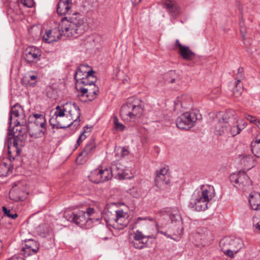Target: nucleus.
<instances>
[{"label": "nucleus", "mask_w": 260, "mask_h": 260, "mask_svg": "<svg viewBox=\"0 0 260 260\" xmlns=\"http://www.w3.org/2000/svg\"><path fill=\"white\" fill-rule=\"evenodd\" d=\"M100 174L101 175V182L108 181L111 179L113 175L110 170L105 169L104 170L100 169Z\"/></svg>", "instance_id": "nucleus-37"}, {"label": "nucleus", "mask_w": 260, "mask_h": 260, "mask_svg": "<svg viewBox=\"0 0 260 260\" xmlns=\"http://www.w3.org/2000/svg\"><path fill=\"white\" fill-rule=\"evenodd\" d=\"M128 154L129 151L126 148L122 147L117 149V153L116 155L118 157H124L128 155Z\"/></svg>", "instance_id": "nucleus-41"}, {"label": "nucleus", "mask_w": 260, "mask_h": 260, "mask_svg": "<svg viewBox=\"0 0 260 260\" xmlns=\"http://www.w3.org/2000/svg\"><path fill=\"white\" fill-rule=\"evenodd\" d=\"M221 117H219L215 124V133L216 135L220 136L228 130L230 123H232L234 117L228 116V113L222 114Z\"/></svg>", "instance_id": "nucleus-16"}, {"label": "nucleus", "mask_w": 260, "mask_h": 260, "mask_svg": "<svg viewBox=\"0 0 260 260\" xmlns=\"http://www.w3.org/2000/svg\"><path fill=\"white\" fill-rule=\"evenodd\" d=\"M41 55V49L31 46L25 49L23 53V58L27 63H35L40 60Z\"/></svg>", "instance_id": "nucleus-15"}, {"label": "nucleus", "mask_w": 260, "mask_h": 260, "mask_svg": "<svg viewBox=\"0 0 260 260\" xmlns=\"http://www.w3.org/2000/svg\"><path fill=\"white\" fill-rule=\"evenodd\" d=\"M12 200H15V201H17L18 200H20V198L19 197H18V199H13V198H11Z\"/></svg>", "instance_id": "nucleus-59"}, {"label": "nucleus", "mask_w": 260, "mask_h": 260, "mask_svg": "<svg viewBox=\"0 0 260 260\" xmlns=\"http://www.w3.org/2000/svg\"><path fill=\"white\" fill-rule=\"evenodd\" d=\"M156 216L160 217L159 222L155 223L156 228L159 233L172 239V236L181 235L183 229L176 227L173 223H177L180 225V214L176 208H165L159 210Z\"/></svg>", "instance_id": "nucleus-2"}, {"label": "nucleus", "mask_w": 260, "mask_h": 260, "mask_svg": "<svg viewBox=\"0 0 260 260\" xmlns=\"http://www.w3.org/2000/svg\"><path fill=\"white\" fill-rule=\"evenodd\" d=\"M94 209L92 208H88L87 209L86 213V216L87 217H92V215L94 213Z\"/></svg>", "instance_id": "nucleus-49"}, {"label": "nucleus", "mask_w": 260, "mask_h": 260, "mask_svg": "<svg viewBox=\"0 0 260 260\" xmlns=\"http://www.w3.org/2000/svg\"><path fill=\"white\" fill-rule=\"evenodd\" d=\"M253 225L254 227H255L256 229H257L258 231H260V220H258L257 217L253 218Z\"/></svg>", "instance_id": "nucleus-48"}, {"label": "nucleus", "mask_w": 260, "mask_h": 260, "mask_svg": "<svg viewBox=\"0 0 260 260\" xmlns=\"http://www.w3.org/2000/svg\"><path fill=\"white\" fill-rule=\"evenodd\" d=\"M87 136H88L87 134L82 132L77 141V143L78 145H79L80 143L82 142L84 139H85Z\"/></svg>", "instance_id": "nucleus-46"}, {"label": "nucleus", "mask_w": 260, "mask_h": 260, "mask_svg": "<svg viewBox=\"0 0 260 260\" xmlns=\"http://www.w3.org/2000/svg\"><path fill=\"white\" fill-rule=\"evenodd\" d=\"M245 78L244 74H237L236 80V87L238 86V85L241 84V81L243 80Z\"/></svg>", "instance_id": "nucleus-44"}, {"label": "nucleus", "mask_w": 260, "mask_h": 260, "mask_svg": "<svg viewBox=\"0 0 260 260\" xmlns=\"http://www.w3.org/2000/svg\"><path fill=\"white\" fill-rule=\"evenodd\" d=\"M222 251L227 256L233 257L234 253H237L244 246L242 239L235 237H225L219 243Z\"/></svg>", "instance_id": "nucleus-5"}, {"label": "nucleus", "mask_w": 260, "mask_h": 260, "mask_svg": "<svg viewBox=\"0 0 260 260\" xmlns=\"http://www.w3.org/2000/svg\"><path fill=\"white\" fill-rule=\"evenodd\" d=\"M251 148L253 155L260 158V139H256L251 142Z\"/></svg>", "instance_id": "nucleus-33"}, {"label": "nucleus", "mask_w": 260, "mask_h": 260, "mask_svg": "<svg viewBox=\"0 0 260 260\" xmlns=\"http://www.w3.org/2000/svg\"><path fill=\"white\" fill-rule=\"evenodd\" d=\"M115 213V214L110 213L111 217L105 218L107 224L115 229L122 230L128 224V216L126 213L121 210L116 211Z\"/></svg>", "instance_id": "nucleus-9"}, {"label": "nucleus", "mask_w": 260, "mask_h": 260, "mask_svg": "<svg viewBox=\"0 0 260 260\" xmlns=\"http://www.w3.org/2000/svg\"><path fill=\"white\" fill-rule=\"evenodd\" d=\"M170 182L168 168H162L155 172V185L160 189H164Z\"/></svg>", "instance_id": "nucleus-13"}, {"label": "nucleus", "mask_w": 260, "mask_h": 260, "mask_svg": "<svg viewBox=\"0 0 260 260\" xmlns=\"http://www.w3.org/2000/svg\"><path fill=\"white\" fill-rule=\"evenodd\" d=\"M230 179L231 182L235 183L234 186L239 189H243L245 186L251 184V180L249 177L243 171H240L237 173L231 174Z\"/></svg>", "instance_id": "nucleus-14"}, {"label": "nucleus", "mask_w": 260, "mask_h": 260, "mask_svg": "<svg viewBox=\"0 0 260 260\" xmlns=\"http://www.w3.org/2000/svg\"><path fill=\"white\" fill-rule=\"evenodd\" d=\"M83 21L79 15L75 14L68 18L65 17L61 19L57 29L46 31L43 40L45 43H51L57 41L62 35L76 37L83 32Z\"/></svg>", "instance_id": "nucleus-1"}, {"label": "nucleus", "mask_w": 260, "mask_h": 260, "mask_svg": "<svg viewBox=\"0 0 260 260\" xmlns=\"http://www.w3.org/2000/svg\"><path fill=\"white\" fill-rule=\"evenodd\" d=\"M110 171L113 176L119 179L126 177L125 167L118 161L113 162L112 164Z\"/></svg>", "instance_id": "nucleus-21"}, {"label": "nucleus", "mask_w": 260, "mask_h": 260, "mask_svg": "<svg viewBox=\"0 0 260 260\" xmlns=\"http://www.w3.org/2000/svg\"><path fill=\"white\" fill-rule=\"evenodd\" d=\"M230 133L233 136H235L238 134H240L241 131L240 128V123L238 121H236L234 118L232 121V123H230Z\"/></svg>", "instance_id": "nucleus-35"}, {"label": "nucleus", "mask_w": 260, "mask_h": 260, "mask_svg": "<svg viewBox=\"0 0 260 260\" xmlns=\"http://www.w3.org/2000/svg\"><path fill=\"white\" fill-rule=\"evenodd\" d=\"M13 165L11 162L9 164L5 162L0 163V176H7L12 172Z\"/></svg>", "instance_id": "nucleus-30"}, {"label": "nucleus", "mask_w": 260, "mask_h": 260, "mask_svg": "<svg viewBox=\"0 0 260 260\" xmlns=\"http://www.w3.org/2000/svg\"><path fill=\"white\" fill-rule=\"evenodd\" d=\"M154 220L150 217H139L134 220V223L129 225L132 230L136 228H147L150 222H153Z\"/></svg>", "instance_id": "nucleus-22"}, {"label": "nucleus", "mask_w": 260, "mask_h": 260, "mask_svg": "<svg viewBox=\"0 0 260 260\" xmlns=\"http://www.w3.org/2000/svg\"><path fill=\"white\" fill-rule=\"evenodd\" d=\"M3 211L4 212V213L6 215L9 217H11V218L14 219L18 217L17 214L16 213H11V211L9 209H8L6 207L3 206L2 207Z\"/></svg>", "instance_id": "nucleus-43"}, {"label": "nucleus", "mask_w": 260, "mask_h": 260, "mask_svg": "<svg viewBox=\"0 0 260 260\" xmlns=\"http://www.w3.org/2000/svg\"><path fill=\"white\" fill-rule=\"evenodd\" d=\"M27 125L28 133L30 137L32 138L37 139L41 138L46 133V128H42L39 126L34 125L33 123H28Z\"/></svg>", "instance_id": "nucleus-23"}, {"label": "nucleus", "mask_w": 260, "mask_h": 260, "mask_svg": "<svg viewBox=\"0 0 260 260\" xmlns=\"http://www.w3.org/2000/svg\"><path fill=\"white\" fill-rule=\"evenodd\" d=\"M21 82L22 85L26 87H34L36 84V81L32 82L30 79L27 78V75H24L21 79Z\"/></svg>", "instance_id": "nucleus-40"}, {"label": "nucleus", "mask_w": 260, "mask_h": 260, "mask_svg": "<svg viewBox=\"0 0 260 260\" xmlns=\"http://www.w3.org/2000/svg\"><path fill=\"white\" fill-rule=\"evenodd\" d=\"M62 122L63 121L54 115L52 116L49 120V123L53 128H56L64 129L72 126V123L68 122L64 123Z\"/></svg>", "instance_id": "nucleus-27"}, {"label": "nucleus", "mask_w": 260, "mask_h": 260, "mask_svg": "<svg viewBox=\"0 0 260 260\" xmlns=\"http://www.w3.org/2000/svg\"><path fill=\"white\" fill-rule=\"evenodd\" d=\"M25 75H27V78L31 80L32 82L36 81L37 82V77L35 75H31L29 74H26Z\"/></svg>", "instance_id": "nucleus-52"}, {"label": "nucleus", "mask_w": 260, "mask_h": 260, "mask_svg": "<svg viewBox=\"0 0 260 260\" xmlns=\"http://www.w3.org/2000/svg\"><path fill=\"white\" fill-rule=\"evenodd\" d=\"M255 125L260 129V120H257Z\"/></svg>", "instance_id": "nucleus-57"}, {"label": "nucleus", "mask_w": 260, "mask_h": 260, "mask_svg": "<svg viewBox=\"0 0 260 260\" xmlns=\"http://www.w3.org/2000/svg\"><path fill=\"white\" fill-rule=\"evenodd\" d=\"M9 260H18V258H14L10 259Z\"/></svg>", "instance_id": "nucleus-60"}, {"label": "nucleus", "mask_w": 260, "mask_h": 260, "mask_svg": "<svg viewBox=\"0 0 260 260\" xmlns=\"http://www.w3.org/2000/svg\"><path fill=\"white\" fill-rule=\"evenodd\" d=\"M13 193V191L11 190L10 192V198H12L11 197L12 196Z\"/></svg>", "instance_id": "nucleus-58"}, {"label": "nucleus", "mask_w": 260, "mask_h": 260, "mask_svg": "<svg viewBox=\"0 0 260 260\" xmlns=\"http://www.w3.org/2000/svg\"><path fill=\"white\" fill-rule=\"evenodd\" d=\"M56 109V110L55 112L54 115L60 119L62 121H64L65 119L64 117L66 113L62 106H57Z\"/></svg>", "instance_id": "nucleus-38"}, {"label": "nucleus", "mask_w": 260, "mask_h": 260, "mask_svg": "<svg viewBox=\"0 0 260 260\" xmlns=\"http://www.w3.org/2000/svg\"><path fill=\"white\" fill-rule=\"evenodd\" d=\"M238 74H243V68H239L238 70Z\"/></svg>", "instance_id": "nucleus-56"}, {"label": "nucleus", "mask_w": 260, "mask_h": 260, "mask_svg": "<svg viewBox=\"0 0 260 260\" xmlns=\"http://www.w3.org/2000/svg\"><path fill=\"white\" fill-rule=\"evenodd\" d=\"M94 73L91 67L88 64H81L78 68L75 73V79L76 80H81L85 77H91V75H94Z\"/></svg>", "instance_id": "nucleus-20"}, {"label": "nucleus", "mask_w": 260, "mask_h": 260, "mask_svg": "<svg viewBox=\"0 0 260 260\" xmlns=\"http://www.w3.org/2000/svg\"><path fill=\"white\" fill-rule=\"evenodd\" d=\"M39 249V244L32 239H28L22 249L21 254L25 257L37 253Z\"/></svg>", "instance_id": "nucleus-18"}, {"label": "nucleus", "mask_w": 260, "mask_h": 260, "mask_svg": "<svg viewBox=\"0 0 260 260\" xmlns=\"http://www.w3.org/2000/svg\"><path fill=\"white\" fill-rule=\"evenodd\" d=\"M240 123V128H241V130L244 129L247 125L246 122L241 121V122H239Z\"/></svg>", "instance_id": "nucleus-53"}, {"label": "nucleus", "mask_w": 260, "mask_h": 260, "mask_svg": "<svg viewBox=\"0 0 260 260\" xmlns=\"http://www.w3.org/2000/svg\"><path fill=\"white\" fill-rule=\"evenodd\" d=\"M164 7L174 18H176L180 14V8L174 1H167L164 4Z\"/></svg>", "instance_id": "nucleus-24"}, {"label": "nucleus", "mask_w": 260, "mask_h": 260, "mask_svg": "<svg viewBox=\"0 0 260 260\" xmlns=\"http://www.w3.org/2000/svg\"><path fill=\"white\" fill-rule=\"evenodd\" d=\"M178 78L175 71L171 70L164 75V79L166 83H173Z\"/></svg>", "instance_id": "nucleus-32"}, {"label": "nucleus", "mask_w": 260, "mask_h": 260, "mask_svg": "<svg viewBox=\"0 0 260 260\" xmlns=\"http://www.w3.org/2000/svg\"><path fill=\"white\" fill-rule=\"evenodd\" d=\"M182 98H183V97H181V98L178 97V98H177V102H180V105H181V106L182 107L185 108V106L183 105V103L181 102V101H180V100H181V99H182Z\"/></svg>", "instance_id": "nucleus-55"}, {"label": "nucleus", "mask_w": 260, "mask_h": 260, "mask_svg": "<svg viewBox=\"0 0 260 260\" xmlns=\"http://www.w3.org/2000/svg\"><path fill=\"white\" fill-rule=\"evenodd\" d=\"M86 88L80 87L79 90L81 92L79 97L83 102H91L95 100L99 93V88L95 84L91 83L87 86Z\"/></svg>", "instance_id": "nucleus-12"}, {"label": "nucleus", "mask_w": 260, "mask_h": 260, "mask_svg": "<svg viewBox=\"0 0 260 260\" xmlns=\"http://www.w3.org/2000/svg\"><path fill=\"white\" fill-rule=\"evenodd\" d=\"M113 123L114 124L115 128L118 131L123 132L125 128V126L121 122L119 121L117 117L115 116L113 118Z\"/></svg>", "instance_id": "nucleus-39"}, {"label": "nucleus", "mask_w": 260, "mask_h": 260, "mask_svg": "<svg viewBox=\"0 0 260 260\" xmlns=\"http://www.w3.org/2000/svg\"><path fill=\"white\" fill-rule=\"evenodd\" d=\"M26 184L24 182H16L13 184V186H25Z\"/></svg>", "instance_id": "nucleus-51"}, {"label": "nucleus", "mask_w": 260, "mask_h": 260, "mask_svg": "<svg viewBox=\"0 0 260 260\" xmlns=\"http://www.w3.org/2000/svg\"><path fill=\"white\" fill-rule=\"evenodd\" d=\"M35 232L42 237H46L49 233V227L46 223H42L35 227Z\"/></svg>", "instance_id": "nucleus-31"}, {"label": "nucleus", "mask_w": 260, "mask_h": 260, "mask_svg": "<svg viewBox=\"0 0 260 260\" xmlns=\"http://www.w3.org/2000/svg\"><path fill=\"white\" fill-rule=\"evenodd\" d=\"M29 123H33L42 128H46V120L45 116L41 114H32L28 117Z\"/></svg>", "instance_id": "nucleus-25"}, {"label": "nucleus", "mask_w": 260, "mask_h": 260, "mask_svg": "<svg viewBox=\"0 0 260 260\" xmlns=\"http://www.w3.org/2000/svg\"><path fill=\"white\" fill-rule=\"evenodd\" d=\"M144 112L142 102L138 105L133 103L124 104L120 109V116L124 120L134 121L136 118L140 117Z\"/></svg>", "instance_id": "nucleus-6"}, {"label": "nucleus", "mask_w": 260, "mask_h": 260, "mask_svg": "<svg viewBox=\"0 0 260 260\" xmlns=\"http://www.w3.org/2000/svg\"><path fill=\"white\" fill-rule=\"evenodd\" d=\"M249 202L252 210L260 209V193L255 192L249 197Z\"/></svg>", "instance_id": "nucleus-29"}, {"label": "nucleus", "mask_w": 260, "mask_h": 260, "mask_svg": "<svg viewBox=\"0 0 260 260\" xmlns=\"http://www.w3.org/2000/svg\"><path fill=\"white\" fill-rule=\"evenodd\" d=\"M15 125V131L14 132L12 137H9L8 140V153L10 161L15 159V157L19 156L24 144V141L27 137L28 132L27 123L24 125Z\"/></svg>", "instance_id": "nucleus-3"}, {"label": "nucleus", "mask_w": 260, "mask_h": 260, "mask_svg": "<svg viewBox=\"0 0 260 260\" xmlns=\"http://www.w3.org/2000/svg\"><path fill=\"white\" fill-rule=\"evenodd\" d=\"M61 106L65 113L68 114H67V118L71 121L69 123H72V125L76 128L79 125L81 116L79 107L75 103H67Z\"/></svg>", "instance_id": "nucleus-10"}, {"label": "nucleus", "mask_w": 260, "mask_h": 260, "mask_svg": "<svg viewBox=\"0 0 260 260\" xmlns=\"http://www.w3.org/2000/svg\"><path fill=\"white\" fill-rule=\"evenodd\" d=\"M95 147L96 144L95 140L94 139L92 138L89 141L83 151L80 153L78 157L77 158V161L79 160V159L81 156L85 157L94 151Z\"/></svg>", "instance_id": "nucleus-26"}, {"label": "nucleus", "mask_w": 260, "mask_h": 260, "mask_svg": "<svg viewBox=\"0 0 260 260\" xmlns=\"http://www.w3.org/2000/svg\"><path fill=\"white\" fill-rule=\"evenodd\" d=\"M92 126L87 125L83 127L82 132L85 133V134H87L88 136H89L90 132L92 131Z\"/></svg>", "instance_id": "nucleus-50"}, {"label": "nucleus", "mask_w": 260, "mask_h": 260, "mask_svg": "<svg viewBox=\"0 0 260 260\" xmlns=\"http://www.w3.org/2000/svg\"><path fill=\"white\" fill-rule=\"evenodd\" d=\"M89 180L94 183H101V175L100 172V169H96L91 172L90 174L88 176Z\"/></svg>", "instance_id": "nucleus-34"}, {"label": "nucleus", "mask_w": 260, "mask_h": 260, "mask_svg": "<svg viewBox=\"0 0 260 260\" xmlns=\"http://www.w3.org/2000/svg\"><path fill=\"white\" fill-rule=\"evenodd\" d=\"M151 238V236L145 235L137 230L134 233L133 240L131 244L135 248L141 249L146 247L148 239Z\"/></svg>", "instance_id": "nucleus-17"}, {"label": "nucleus", "mask_w": 260, "mask_h": 260, "mask_svg": "<svg viewBox=\"0 0 260 260\" xmlns=\"http://www.w3.org/2000/svg\"><path fill=\"white\" fill-rule=\"evenodd\" d=\"M71 9L70 0H60L57 4V12L60 15H66Z\"/></svg>", "instance_id": "nucleus-28"}, {"label": "nucleus", "mask_w": 260, "mask_h": 260, "mask_svg": "<svg viewBox=\"0 0 260 260\" xmlns=\"http://www.w3.org/2000/svg\"><path fill=\"white\" fill-rule=\"evenodd\" d=\"M21 3L26 7H31L33 5V0H21Z\"/></svg>", "instance_id": "nucleus-47"}, {"label": "nucleus", "mask_w": 260, "mask_h": 260, "mask_svg": "<svg viewBox=\"0 0 260 260\" xmlns=\"http://www.w3.org/2000/svg\"><path fill=\"white\" fill-rule=\"evenodd\" d=\"M201 118V115L198 111L186 112L177 117L176 123L179 128L188 130L194 126L197 120Z\"/></svg>", "instance_id": "nucleus-8"}, {"label": "nucleus", "mask_w": 260, "mask_h": 260, "mask_svg": "<svg viewBox=\"0 0 260 260\" xmlns=\"http://www.w3.org/2000/svg\"><path fill=\"white\" fill-rule=\"evenodd\" d=\"M245 118L247 120L250 121V122L253 123L255 124H256V122H257V121L258 120V119H256V118L255 117H254V116H253L252 115H249V114L245 115Z\"/></svg>", "instance_id": "nucleus-45"}, {"label": "nucleus", "mask_w": 260, "mask_h": 260, "mask_svg": "<svg viewBox=\"0 0 260 260\" xmlns=\"http://www.w3.org/2000/svg\"><path fill=\"white\" fill-rule=\"evenodd\" d=\"M97 80L96 77L94 75H91V77H85L83 79L76 80L77 83L80 84H83L88 86L91 83L96 82Z\"/></svg>", "instance_id": "nucleus-36"}, {"label": "nucleus", "mask_w": 260, "mask_h": 260, "mask_svg": "<svg viewBox=\"0 0 260 260\" xmlns=\"http://www.w3.org/2000/svg\"><path fill=\"white\" fill-rule=\"evenodd\" d=\"M243 91V87L241 84L238 85V87H236V83L234 88L233 89V94L235 97H239L241 95Z\"/></svg>", "instance_id": "nucleus-42"}, {"label": "nucleus", "mask_w": 260, "mask_h": 260, "mask_svg": "<svg viewBox=\"0 0 260 260\" xmlns=\"http://www.w3.org/2000/svg\"><path fill=\"white\" fill-rule=\"evenodd\" d=\"M214 188L210 185L202 186L200 190L196 191L191 196L189 206L197 211L208 209L209 202L214 197Z\"/></svg>", "instance_id": "nucleus-4"}, {"label": "nucleus", "mask_w": 260, "mask_h": 260, "mask_svg": "<svg viewBox=\"0 0 260 260\" xmlns=\"http://www.w3.org/2000/svg\"><path fill=\"white\" fill-rule=\"evenodd\" d=\"M86 213L83 211H78L76 212L66 211L64 213V218L70 222L84 229L89 228L91 226L93 220L95 219L92 217H87Z\"/></svg>", "instance_id": "nucleus-7"}, {"label": "nucleus", "mask_w": 260, "mask_h": 260, "mask_svg": "<svg viewBox=\"0 0 260 260\" xmlns=\"http://www.w3.org/2000/svg\"><path fill=\"white\" fill-rule=\"evenodd\" d=\"M132 1V3L134 4V5H137V4H139L142 0H131Z\"/></svg>", "instance_id": "nucleus-54"}, {"label": "nucleus", "mask_w": 260, "mask_h": 260, "mask_svg": "<svg viewBox=\"0 0 260 260\" xmlns=\"http://www.w3.org/2000/svg\"><path fill=\"white\" fill-rule=\"evenodd\" d=\"M16 123V125H25L26 120L22 107L19 104H16L11 108L9 117V124Z\"/></svg>", "instance_id": "nucleus-11"}, {"label": "nucleus", "mask_w": 260, "mask_h": 260, "mask_svg": "<svg viewBox=\"0 0 260 260\" xmlns=\"http://www.w3.org/2000/svg\"><path fill=\"white\" fill-rule=\"evenodd\" d=\"M175 47L178 48L179 53L183 59L186 60H191L195 57L196 54L186 46L182 45L179 40L175 41Z\"/></svg>", "instance_id": "nucleus-19"}]
</instances>
